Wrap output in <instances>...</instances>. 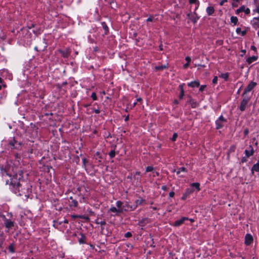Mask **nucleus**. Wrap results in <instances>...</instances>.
<instances>
[{
	"instance_id": "nucleus-4",
	"label": "nucleus",
	"mask_w": 259,
	"mask_h": 259,
	"mask_svg": "<svg viewBox=\"0 0 259 259\" xmlns=\"http://www.w3.org/2000/svg\"><path fill=\"white\" fill-rule=\"evenodd\" d=\"M227 121V119L223 115H221L215 121V128L217 130L222 128L224 126V123Z\"/></svg>"
},
{
	"instance_id": "nucleus-54",
	"label": "nucleus",
	"mask_w": 259,
	"mask_h": 259,
	"mask_svg": "<svg viewBox=\"0 0 259 259\" xmlns=\"http://www.w3.org/2000/svg\"><path fill=\"white\" fill-rule=\"evenodd\" d=\"M188 198H189V197L185 193H184L183 196H182V198H181V199L183 200H185Z\"/></svg>"
},
{
	"instance_id": "nucleus-16",
	"label": "nucleus",
	"mask_w": 259,
	"mask_h": 259,
	"mask_svg": "<svg viewBox=\"0 0 259 259\" xmlns=\"http://www.w3.org/2000/svg\"><path fill=\"white\" fill-rule=\"evenodd\" d=\"M188 86L191 88H198L200 86V82L198 80H195L189 82L188 83Z\"/></svg>"
},
{
	"instance_id": "nucleus-56",
	"label": "nucleus",
	"mask_w": 259,
	"mask_h": 259,
	"mask_svg": "<svg viewBox=\"0 0 259 259\" xmlns=\"http://www.w3.org/2000/svg\"><path fill=\"white\" fill-rule=\"evenodd\" d=\"M245 14H250V9L248 8H246L244 10V12Z\"/></svg>"
},
{
	"instance_id": "nucleus-2",
	"label": "nucleus",
	"mask_w": 259,
	"mask_h": 259,
	"mask_svg": "<svg viewBox=\"0 0 259 259\" xmlns=\"http://www.w3.org/2000/svg\"><path fill=\"white\" fill-rule=\"evenodd\" d=\"M7 215L9 218H7L4 214L0 215V217L4 222L5 227L8 230L12 229L15 225V219L13 217V214L11 212L8 213Z\"/></svg>"
},
{
	"instance_id": "nucleus-40",
	"label": "nucleus",
	"mask_w": 259,
	"mask_h": 259,
	"mask_svg": "<svg viewBox=\"0 0 259 259\" xmlns=\"http://www.w3.org/2000/svg\"><path fill=\"white\" fill-rule=\"evenodd\" d=\"M178 137V135L177 133H175L173 135H172V138H171V140L172 141V142H175L176 141L177 138Z\"/></svg>"
},
{
	"instance_id": "nucleus-32",
	"label": "nucleus",
	"mask_w": 259,
	"mask_h": 259,
	"mask_svg": "<svg viewBox=\"0 0 259 259\" xmlns=\"http://www.w3.org/2000/svg\"><path fill=\"white\" fill-rule=\"evenodd\" d=\"M229 76V73L226 72L225 73H221V75H219V77L225 79V81H227L228 80Z\"/></svg>"
},
{
	"instance_id": "nucleus-22",
	"label": "nucleus",
	"mask_w": 259,
	"mask_h": 259,
	"mask_svg": "<svg viewBox=\"0 0 259 259\" xmlns=\"http://www.w3.org/2000/svg\"><path fill=\"white\" fill-rule=\"evenodd\" d=\"M124 207L127 209V211L129 210L133 211L136 209V206H134V204L130 205L127 202H126L124 204Z\"/></svg>"
},
{
	"instance_id": "nucleus-61",
	"label": "nucleus",
	"mask_w": 259,
	"mask_h": 259,
	"mask_svg": "<svg viewBox=\"0 0 259 259\" xmlns=\"http://www.w3.org/2000/svg\"><path fill=\"white\" fill-rule=\"evenodd\" d=\"M251 50H253V51H254L255 52H257V49L254 46H251Z\"/></svg>"
},
{
	"instance_id": "nucleus-49",
	"label": "nucleus",
	"mask_w": 259,
	"mask_h": 259,
	"mask_svg": "<svg viewBox=\"0 0 259 259\" xmlns=\"http://www.w3.org/2000/svg\"><path fill=\"white\" fill-rule=\"evenodd\" d=\"M248 157H246V156H245V157H243L242 158H241V163H245L246 162H247V158Z\"/></svg>"
},
{
	"instance_id": "nucleus-5",
	"label": "nucleus",
	"mask_w": 259,
	"mask_h": 259,
	"mask_svg": "<svg viewBox=\"0 0 259 259\" xmlns=\"http://www.w3.org/2000/svg\"><path fill=\"white\" fill-rule=\"evenodd\" d=\"M47 47V44L45 39L39 40L38 42L37 46L35 47V50L37 51H44Z\"/></svg>"
},
{
	"instance_id": "nucleus-14",
	"label": "nucleus",
	"mask_w": 259,
	"mask_h": 259,
	"mask_svg": "<svg viewBox=\"0 0 259 259\" xmlns=\"http://www.w3.org/2000/svg\"><path fill=\"white\" fill-rule=\"evenodd\" d=\"M116 205L118 209H121L123 210V212L124 211H127V209L124 207L123 203L121 201H117L116 202Z\"/></svg>"
},
{
	"instance_id": "nucleus-19",
	"label": "nucleus",
	"mask_w": 259,
	"mask_h": 259,
	"mask_svg": "<svg viewBox=\"0 0 259 259\" xmlns=\"http://www.w3.org/2000/svg\"><path fill=\"white\" fill-rule=\"evenodd\" d=\"M254 171L259 172V161L252 166L251 169V174L253 175Z\"/></svg>"
},
{
	"instance_id": "nucleus-17",
	"label": "nucleus",
	"mask_w": 259,
	"mask_h": 259,
	"mask_svg": "<svg viewBox=\"0 0 259 259\" xmlns=\"http://www.w3.org/2000/svg\"><path fill=\"white\" fill-rule=\"evenodd\" d=\"M109 211L112 212H116V215H118L119 214L123 213V210L116 208L114 206L111 207L109 209Z\"/></svg>"
},
{
	"instance_id": "nucleus-44",
	"label": "nucleus",
	"mask_w": 259,
	"mask_h": 259,
	"mask_svg": "<svg viewBox=\"0 0 259 259\" xmlns=\"http://www.w3.org/2000/svg\"><path fill=\"white\" fill-rule=\"evenodd\" d=\"M218 80V77L217 76H215L212 79V83L214 84H217Z\"/></svg>"
},
{
	"instance_id": "nucleus-9",
	"label": "nucleus",
	"mask_w": 259,
	"mask_h": 259,
	"mask_svg": "<svg viewBox=\"0 0 259 259\" xmlns=\"http://www.w3.org/2000/svg\"><path fill=\"white\" fill-rule=\"evenodd\" d=\"M23 171L22 170H19L18 173L15 174L12 178H17L18 179V181H20L22 182H24L25 181L23 179Z\"/></svg>"
},
{
	"instance_id": "nucleus-8",
	"label": "nucleus",
	"mask_w": 259,
	"mask_h": 259,
	"mask_svg": "<svg viewBox=\"0 0 259 259\" xmlns=\"http://www.w3.org/2000/svg\"><path fill=\"white\" fill-rule=\"evenodd\" d=\"M189 220V218L186 217H182L181 219L177 220L175 221L172 225V226L175 227H179L182 225L185 221H187Z\"/></svg>"
},
{
	"instance_id": "nucleus-25",
	"label": "nucleus",
	"mask_w": 259,
	"mask_h": 259,
	"mask_svg": "<svg viewBox=\"0 0 259 259\" xmlns=\"http://www.w3.org/2000/svg\"><path fill=\"white\" fill-rule=\"evenodd\" d=\"M147 223L148 218H144L139 221L138 225L143 227H144Z\"/></svg>"
},
{
	"instance_id": "nucleus-33",
	"label": "nucleus",
	"mask_w": 259,
	"mask_h": 259,
	"mask_svg": "<svg viewBox=\"0 0 259 259\" xmlns=\"http://www.w3.org/2000/svg\"><path fill=\"white\" fill-rule=\"evenodd\" d=\"M167 68V66L165 65H162L159 66H156L155 67V69L156 71H161L163 69Z\"/></svg>"
},
{
	"instance_id": "nucleus-64",
	"label": "nucleus",
	"mask_w": 259,
	"mask_h": 259,
	"mask_svg": "<svg viewBox=\"0 0 259 259\" xmlns=\"http://www.w3.org/2000/svg\"><path fill=\"white\" fill-rule=\"evenodd\" d=\"M189 65H190V63H186V64H185L183 65V67H184V68H185V69L189 67Z\"/></svg>"
},
{
	"instance_id": "nucleus-34",
	"label": "nucleus",
	"mask_w": 259,
	"mask_h": 259,
	"mask_svg": "<svg viewBox=\"0 0 259 259\" xmlns=\"http://www.w3.org/2000/svg\"><path fill=\"white\" fill-rule=\"evenodd\" d=\"M230 20H231V23H233L234 25H236L237 24L238 19L237 17L232 16L231 17Z\"/></svg>"
},
{
	"instance_id": "nucleus-10",
	"label": "nucleus",
	"mask_w": 259,
	"mask_h": 259,
	"mask_svg": "<svg viewBox=\"0 0 259 259\" xmlns=\"http://www.w3.org/2000/svg\"><path fill=\"white\" fill-rule=\"evenodd\" d=\"M133 179L137 183H140L141 182V175L140 171H136L133 173Z\"/></svg>"
},
{
	"instance_id": "nucleus-36",
	"label": "nucleus",
	"mask_w": 259,
	"mask_h": 259,
	"mask_svg": "<svg viewBox=\"0 0 259 259\" xmlns=\"http://www.w3.org/2000/svg\"><path fill=\"white\" fill-rule=\"evenodd\" d=\"M236 149V147L235 145H231L228 150L229 153H232V152H235Z\"/></svg>"
},
{
	"instance_id": "nucleus-51",
	"label": "nucleus",
	"mask_w": 259,
	"mask_h": 259,
	"mask_svg": "<svg viewBox=\"0 0 259 259\" xmlns=\"http://www.w3.org/2000/svg\"><path fill=\"white\" fill-rule=\"evenodd\" d=\"M184 95H185V92H181L180 94L179 95V99L181 100L183 99Z\"/></svg>"
},
{
	"instance_id": "nucleus-13",
	"label": "nucleus",
	"mask_w": 259,
	"mask_h": 259,
	"mask_svg": "<svg viewBox=\"0 0 259 259\" xmlns=\"http://www.w3.org/2000/svg\"><path fill=\"white\" fill-rule=\"evenodd\" d=\"M249 148H250V150L246 149L244 151V153L246 157H249L251 156H252L254 153V150L252 145H249Z\"/></svg>"
},
{
	"instance_id": "nucleus-12",
	"label": "nucleus",
	"mask_w": 259,
	"mask_h": 259,
	"mask_svg": "<svg viewBox=\"0 0 259 259\" xmlns=\"http://www.w3.org/2000/svg\"><path fill=\"white\" fill-rule=\"evenodd\" d=\"M250 23L254 28H259V17H254Z\"/></svg>"
},
{
	"instance_id": "nucleus-58",
	"label": "nucleus",
	"mask_w": 259,
	"mask_h": 259,
	"mask_svg": "<svg viewBox=\"0 0 259 259\" xmlns=\"http://www.w3.org/2000/svg\"><path fill=\"white\" fill-rule=\"evenodd\" d=\"M185 60L187 61V63H190L191 61V59L190 57L187 56L185 58Z\"/></svg>"
},
{
	"instance_id": "nucleus-26",
	"label": "nucleus",
	"mask_w": 259,
	"mask_h": 259,
	"mask_svg": "<svg viewBox=\"0 0 259 259\" xmlns=\"http://www.w3.org/2000/svg\"><path fill=\"white\" fill-rule=\"evenodd\" d=\"M236 32L237 34L241 35V36H245L246 34V30H241V29L240 27H238L236 29Z\"/></svg>"
},
{
	"instance_id": "nucleus-28",
	"label": "nucleus",
	"mask_w": 259,
	"mask_h": 259,
	"mask_svg": "<svg viewBox=\"0 0 259 259\" xmlns=\"http://www.w3.org/2000/svg\"><path fill=\"white\" fill-rule=\"evenodd\" d=\"M190 105L192 108H195L199 106L198 103L194 99L190 101Z\"/></svg>"
},
{
	"instance_id": "nucleus-35",
	"label": "nucleus",
	"mask_w": 259,
	"mask_h": 259,
	"mask_svg": "<svg viewBox=\"0 0 259 259\" xmlns=\"http://www.w3.org/2000/svg\"><path fill=\"white\" fill-rule=\"evenodd\" d=\"M246 7L245 6H241L239 9H238L236 11V14H239L241 12H244Z\"/></svg>"
},
{
	"instance_id": "nucleus-7",
	"label": "nucleus",
	"mask_w": 259,
	"mask_h": 259,
	"mask_svg": "<svg viewBox=\"0 0 259 259\" xmlns=\"http://www.w3.org/2000/svg\"><path fill=\"white\" fill-rule=\"evenodd\" d=\"M253 238L252 236L250 234H246L245 236V244L249 246L253 243Z\"/></svg>"
},
{
	"instance_id": "nucleus-29",
	"label": "nucleus",
	"mask_w": 259,
	"mask_h": 259,
	"mask_svg": "<svg viewBox=\"0 0 259 259\" xmlns=\"http://www.w3.org/2000/svg\"><path fill=\"white\" fill-rule=\"evenodd\" d=\"M194 191V189L193 188H188L186 189L184 193H185L189 197L190 195L192 194Z\"/></svg>"
},
{
	"instance_id": "nucleus-6",
	"label": "nucleus",
	"mask_w": 259,
	"mask_h": 259,
	"mask_svg": "<svg viewBox=\"0 0 259 259\" xmlns=\"http://www.w3.org/2000/svg\"><path fill=\"white\" fill-rule=\"evenodd\" d=\"M256 85L257 83L253 81H250L246 88L244 89L242 96L247 95V93L251 91L256 86Z\"/></svg>"
},
{
	"instance_id": "nucleus-24",
	"label": "nucleus",
	"mask_w": 259,
	"mask_h": 259,
	"mask_svg": "<svg viewBox=\"0 0 259 259\" xmlns=\"http://www.w3.org/2000/svg\"><path fill=\"white\" fill-rule=\"evenodd\" d=\"M206 11L208 16H211L214 12V9L212 6H209L206 8Z\"/></svg>"
},
{
	"instance_id": "nucleus-48",
	"label": "nucleus",
	"mask_w": 259,
	"mask_h": 259,
	"mask_svg": "<svg viewBox=\"0 0 259 259\" xmlns=\"http://www.w3.org/2000/svg\"><path fill=\"white\" fill-rule=\"evenodd\" d=\"M179 170H179V171H178L177 172V174H180V171H183V172H186V171H187V170H186V168L185 167H180V169H179Z\"/></svg>"
},
{
	"instance_id": "nucleus-38",
	"label": "nucleus",
	"mask_w": 259,
	"mask_h": 259,
	"mask_svg": "<svg viewBox=\"0 0 259 259\" xmlns=\"http://www.w3.org/2000/svg\"><path fill=\"white\" fill-rule=\"evenodd\" d=\"M154 167L152 166H148L146 167V172H153Z\"/></svg>"
},
{
	"instance_id": "nucleus-39",
	"label": "nucleus",
	"mask_w": 259,
	"mask_h": 259,
	"mask_svg": "<svg viewBox=\"0 0 259 259\" xmlns=\"http://www.w3.org/2000/svg\"><path fill=\"white\" fill-rule=\"evenodd\" d=\"M91 97L92 98V99L94 101L97 100V99H98V97L97 96V95H96V93L94 92L92 93L91 95Z\"/></svg>"
},
{
	"instance_id": "nucleus-59",
	"label": "nucleus",
	"mask_w": 259,
	"mask_h": 259,
	"mask_svg": "<svg viewBox=\"0 0 259 259\" xmlns=\"http://www.w3.org/2000/svg\"><path fill=\"white\" fill-rule=\"evenodd\" d=\"M94 112L96 114H99L100 113V110L98 108V109H94Z\"/></svg>"
},
{
	"instance_id": "nucleus-15",
	"label": "nucleus",
	"mask_w": 259,
	"mask_h": 259,
	"mask_svg": "<svg viewBox=\"0 0 259 259\" xmlns=\"http://www.w3.org/2000/svg\"><path fill=\"white\" fill-rule=\"evenodd\" d=\"M96 224H100L101 226L102 230L104 229V226L106 224L105 220L102 221L101 219L98 218L95 221Z\"/></svg>"
},
{
	"instance_id": "nucleus-50",
	"label": "nucleus",
	"mask_w": 259,
	"mask_h": 259,
	"mask_svg": "<svg viewBox=\"0 0 259 259\" xmlns=\"http://www.w3.org/2000/svg\"><path fill=\"white\" fill-rule=\"evenodd\" d=\"M71 218L72 219H77V218H81V215H75V214H73V215H71Z\"/></svg>"
},
{
	"instance_id": "nucleus-57",
	"label": "nucleus",
	"mask_w": 259,
	"mask_h": 259,
	"mask_svg": "<svg viewBox=\"0 0 259 259\" xmlns=\"http://www.w3.org/2000/svg\"><path fill=\"white\" fill-rule=\"evenodd\" d=\"M175 192H174V191H172L170 192H169V197H171V198H172V197H174V196H175Z\"/></svg>"
},
{
	"instance_id": "nucleus-46",
	"label": "nucleus",
	"mask_w": 259,
	"mask_h": 259,
	"mask_svg": "<svg viewBox=\"0 0 259 259\" xmlns=\"http://www.w3.org/2000/svg\"><path fill=\"white\" fill-rule=\"evenodd\" d=\"M199 91L202 92L206 87V85H200Z\"/></svg>"
},
{
	"instance_id": "nucleus-62",
	"label": "nucleus",
	"mask_w": 259,
	"mask_h": 259,
	"mask_svg": "<svg viewBox=\"0 0 259 259\" xmlns=\"http://www.w3.org/2000/svg\"><path fill=\"white\" fill-rule=\"evenodd\" d=\"M248 133H249V130H248V128H246V129H245V130H244V134L245 136H246V135H247L248 134Z\"/></svg>"
},
{
	"instance_id": "nucleus-42",
	"label": "nucleus",
	"mask_w": 259,
	"mask_h": 259,
	"mask_svg": "<svg viewBox=\"0 0 259 259\" xmlns=\"http://www.w3.org/2000/svg\"><path fill=\"white\" fill-rule=\"evenodd\" d=\"M9 250L11 252H15L14 245L13 244H11L10 245V246H9Z\"/></svg>"
},
{
	"instance_id": "nucleus-23",
	"label": "nucleus",
	"mask_w": 259,
	"mask_h": 259,
	"mask_svg": "<svg viewBox=\"0 0 259 259\" xmlns=\"http://www.w3.org/2000/svg\"><path fill=\"white\" fill-rule=\"evenodd\" d=\"M101 25L104 30V35H107L109 33V29L105 22H102Z\"/></svg>"
},
{
	"instance_id": "nucleus-27",
	"label": "nucleus",
	"mask_w": 259,
	"mask_h": 259,
	"mask_svg": "<svg viewBox=\"0 0 259 259\" xmlns=\"http://www.w3.org/2000/svg\"><path fill=\"white\" fill-rule=\"evenodd\" d=\"M112 147L113 148V149L112 150H111L109 153V156L110 157V158H113L115 157V154H116V152L115 151V149L116 147V145H113L112 146Z\"/></svg>"
},
{
	"instance_id": "nucleus-30",
	"label": "nucleus",
	"mask_w": 259,
	"mask_h": 259,
	"mask_svg": "<svg viewBox=\"0 0 259 259\" xmlns=\"http://www.w3.org/2000/svg\"><path fill=\"white\" fill-rule=\"evenodd\" d=\"M200 183L196 182V183H193L191 184V187L190 188H195L196 189L197 191H199L200 190Z\"/></svg>"
},
{
	"instance_id": "nucleus-21",
	"label": "nucleus",
	"mask_w": 259,
	"mask_h": 259,
	"mask_svg": "<svg viewBox=\"0 0 259 259\" xmlns=\"http://www.w3.org/2000/svg\"><path fill=\"white\" fill-rule=\"evenodd\" d=\"M258 56H253L252 57H248L246 61L248 64H250L253 62L256 61L258 59Z\"/></svg>"
},
{
	"instance_id": "nucleus-20",
	"label": "nucleus",
	"mask_w": 259,
	"mask_h": 259,
	"mask_svg": "<svg viewBox=\"0 0 259 259\" xmlns=\"http://www.w3.org/2000/svg\"><path fill=\"white\" fill-rule=\"evenodd\" d=\"M145 201V200L142 198L139 197V199L136 200L134 203V206H136V209L139 205H141Z\"/></svg>"
},
{
	"instance_id": "nucleus-45",
	"label": "nucleus",
	"mask_w": 259,
	"mask_h": 259,
	"mask_svg": "<svg viewBox=\"0 0 259 259\" xmlns=\"http://www.w3.org/2000/svg\"><path fill=\"white\" fill-rule=\"evenodd\" d=\"M132 236V234L130 232H127L124 234V237L126 238H130Z\"/></svg>"
},
{
	"instance_id": "nucleus-55",
	"label": "nucleus",
	"mask_w": 259,
	"mask_h": 259,
	"mask_svg": "<svg viewBox=\"0 0 259 259\" xmlns=\"http://www.w3.org/2000/svg\"><path fill=\"white\" fill-rule=\"evenodd\" d=\"M153 21V17L152 16H150L149 17H148L146 19L147 22H152Z\"/></svg>"
},
{
	"instance_id": "nucleus-41",
	"label": "nucleus",
	"mask_w": 259,
	"mask_h": 259,
	"mask_svg": "<svg viewBox=\"0 0 259 259\" xmlns=\"http://www.w3.org/2000/svg\"><path fill=\"white\" fill-rule=\"evenodd\" d=\"M189 2L190 4H200V2L198 0H189Z\"/></svg>"
},
{
	"instance_id": "nucleus-47",
	"label": "nucleus",
	"mask_w": 259,
	"mask_h": 259,
	"mask_svg": "<svg viewBox=\"0 0 259 259\" xmlns=\"http://www.w3.org/2000/svg\"><path fill=\"white\" fill-rule=\"evenodd\" d=\"M127 179H129L130 181L133 180V174L131 173L127 176Z\"/></svg>"
},
{
	"instance_id": "nucleus-52",
	"label": "nucleus",
	"mask_w": 259,
	"mask_h": 259,
	"mask_svg": "<svg viewBox=\"0 0 259 259\" xmlns=\"http://www.w3.org/2000/svg\"><path fill=\"white\" fill-rule=\"evenodd\" d=\"M82 220H84L85 222H88L89 221L90 219L88 216L82 215Z\"/></svg>"
},
{
	"instance_id": "nucleus-31",
	"label": "nucleus",
	"mask_w": 259,
	"mask_h": 259,
	"mask_svg": "<svg viewBox=\"0 0 259 259\" xmlns=\"http://www.w3.org/2000/svg\"><path fill=\"white\" fill-rule=\"evenodd\" d=\"M71 201H69V204L71 207H76L78 204L77 201L76 200L72 199V197H70Z\"/></svg>"
},
{
	"instance_id": "nucleus-1",
	"label": "nucleus",
	"mask_w": 259,
	"mask_h": 259,
	"mask_svg": "<svg viewBox=\"0 0 259 259\" xmlns=\"http://www.w3.org/2000/svg\"><path fill=\"white\" fill-rule=\"evenodd\" d=\"M6 184L12 186V189L15 193H19L18 195L20 196L24 195L27 197H28L31 187L29 183L26 181H24V182L18 181V179L15 178L11 179L9 183V181H7Z\"/></svg>"
},
{
	"instance_id": "nucleus-63",
	"label": "nucleus",
	"mask_w": 259,
	"mask_h": 259,
	"mask_svg": "<svg viewBox=\"0 0 259 259\" xmlns=\"http://www.w3.org/2000/svg\"><path fill=\"white\" fill-rule=\"evenodd\" d=\"M154 175H153V177H155V176H159V173L158 171H153Z\"/></svg>"
},
{
	"instance_id": "nucleus-60",
	"label": "nucleus",
	"mask_w": 259,
	"mask_h": 259,
	"mask_svg": "<svg viewBox=\"0 0 259 259\" xmlns=\"http://www.w3.org/2000/svg\"><path fill=\"white\" fill-rule=\"evenodd\" d=\"M161 189L163 191H167L168 187L166 185H163L161 187Z\"/></svg>"
},
{
	"instance_id": "nucleus-43",
	"label": "nucleus",
	"mask_w": 259,
	"mask_h": 259,
	"mask_svg": "<svg viewBox=\"0 0 259 259\" xmlns=\"http://www.w3.org/2000/svg\"><path fill=\"white\" fill-rule=\"evenodd\" d=\"M185 85V83H182L179 85V89L181 92H185L184 89V86Z\"/></svg>"
},
{
	"instance_id": "nucleus-11",
	"label": "nucleus",
	"mask_w": 259,
	"mask_h": 259,
	"mask_svg": "<svg viewBox=\"0 0 259 259\" xmlns=\"http://www.w3.org/2000/svg\"><path fill=\"white\" fill-rule=\"evenodd\" d=\"M58 51L64 58H68L70 54V50L68 48H66L64 50H59Z\"/></svg>"
},
{
	"instance_id": "nucleus-37",
	"label": "nucleus",
	"mask_w": 259,
	"mask_h": 259,
	"mask_svg": "<svg viewBox=\"0 0 259 259\" xmlns=\"http://www.w3.org/2000/svg\"><path fill=\"white\" fill-rule=\"evenodd\" d=\"M82 163H83V165L84 167V168L86 169V168L88 166L89 163V160L86 158H83L82 159Z\"/></svg>"
},
{
	"instance_id": "nucleus-53",
	"label": "nucleus",
	"mask_w": 259,
	"mask_h": 259,
	"mask_svg": "<svg viewBox=\"0 0 259 259\" xmlns=\"http://www.w3.org/2000/svg\"><path fill=\"white\" fill-rule=\"evenodd\" d=\"M85 239H86V237H85V235H83V234H82V244L85 243Z\"/></svg>"
},
{
	"instance_id": "nucleus-3",
	"label": "nucleus",
	"mask_w": 259,
	"mask_h": 259,
	"mask_svg": "<svg viewBox=\"0 0 259 259\" xmlns=\"http://www.w3.org/2000/svg\"><path fill=\"white\" fill-rule=\"evenodd\" d=\"M242 99L241 101L240 104L238 107L239 110L241 111H244L248 106L249 102L251 99V97L248 95L242 96Z\"/></svg>"
},
{
	"instance_id": "nucleus-18",
	"label": "nucleus",
	"mask_w": 259,
	"mask_h": 259,
	"mask_svg": "<svg viewBox=\"0 0 259 259\" xmlns=\"http://www.w3.org/2000/svg\"><path fill=\"white\" fill-rule=\"evenodd\" d=\"M200 17L198 16V14L196 12H194V15L191 16L190 18V20L193 22V23L195 24L197 23V21L199 19Z\"/></svg>"
}]
</instances>
